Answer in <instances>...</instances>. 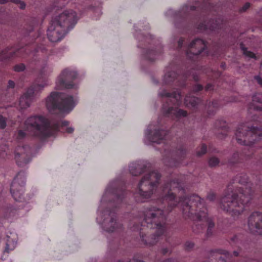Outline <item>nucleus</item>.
<instances>
[{
	"label": "nucleus",
	"mask_w": 262,
	"mask_h": 262,
	"mask_svg": "<svg viewBox=\"0 0 262 262\" xmlns=\"http://www.w3.org/2000/svg\"><path fill=\"white\" fill-rule=\"evenodd\" d=\"M186 182V178L184 176H181L178 180H173L170 182V190L168 189V186L164 188V199L168 202L167 209L165 211L156 207L150 208L145 210L144 220L147 224L151 225V228L153 229L160 231L161 233H166L165 226L166 214L171 212L179 203L182 202L183 206V204L187 202L186 197L180 198L179 202L175 200V195L171 191V189L178 188L183 192L184 189L183 186Z\"/></svg>",
	"instance_id": "obj_1"
},
{
	"label": "nucleus",
	"mask_w": 262,
	"mask_h": 262,
	"mask_svg": "<svg viewBox=\"0 0 262 262\" xmlns=\"http://www.w3.org/2000/svg\"><path fill=\"white\" fill-rule=\"evenodd\" d=\"M251 186L250 183H246L237 187L234 192L225 194L221 199L220 208L233 216L241 214L251 199L253 193Z\"/></svg>",
	"instance_id": "obj_2"
},
{
	"label": "nucleus",
	"mask_w": 262,
	"mask_h": 262,
	"mask_svg": "<svg viewBox=\"0 0 262 262\" xmlns=\"http://www.w3.org/2000/svg\"><path fill=\"white\" fill-rule=\"evenodd\" d=\"M78 20L77 15L73 10H67L55 16L51 21L47 31V37L52 42L61 40L72 29Z\"/></svg>",
	"instance_id": "obj_3"
},
{
	"label": "nucleus",
	"mask_w": 262,
	"mask_h": 262,
	"mask_svg": "<svg viewBox=\"0 0 262 262\" xmlns=\"http://www.w3.org/2000/svg\"><path fill=\"white\" fill-rule=\"evenodd\" d=\"M25 130L32 136L46 137L53 134L59 126V123L51 124L49 120L42 116L28 118L25 121Z\"/></svg>",
	"instance_id": "obj_4"
},
{
	"label": "nucleus",
	"mask_w": 262,
	"mask_h": 262,
	"mask_svg": "<svg viewBox=\"0 0 262 262\" xmlns=\"http://www.w3.org/2000/svg\"><path fill=\"white\" fill-rule=\"evenodd\" d=\"M235 136L239 144L250 146L262 136V127L250 126L246 124L240 125L236 130Z\"/></svg>",
	"instance_id": "obj_5"
},
{
	"label": "nucleus",
	"mask_w": 262,
	"mask_h": 262,
	"mask_svg": "<svg viewBox=\"0 0 262 262\" xmlns=\"http://www.w3.org/2000/svg\"><path fill=\"white\" fill-rule=\"evenodd\" d=\"M74 105L72 96L60 93L52 92L46 100V105L50 112L56 109L69 111L73 107Z\"/></svg>",
	"instance_id": "obj_6"
},
{
	"label": "nucleus",
	"mask_w": 262,
	"mask_h": 262,
	"mask_svg": "<svg viewBox=\"0 0 262 262\" xmlns=\"http://www.w3.org/2000/svg\"><path fill=\"white\" fill-rule=\"evenodd\" d=\"M202 205L201 199L200 196L196 195L191 196L189 203L186 202V203L183 204V213L188 217L191 216L193 214H195L199 220H205L207 222L208 228L212 229L214 228V224L211 220L207 217V213L206 211V209H204L203 210L196 212V210H194L193 212V207L198 208Z\"/></svg>",
	"instance_id": "obj_7"
},
{
	"label": "nucleus",
	"mask_w": 262,
	"mask_h": 262,
	"mask_svg": "<svg viewBox=\"0 0 262 262\" xmlns=\"http://www.w3.org/2000/svg\"><path fill=\"white\" fill-rule=\"evenodd\" d=\"M160 177L157 171H152L145 175L139 184V194L145 199L150 198Z\"/></svg>",
	"instance_id": "obj_8"
},
{
	"label": "nucleus",
	"mask_w": 262,
	"mask_h": 262,
	"mask_svg": "<svg viewBox=\"0 0 262 262\" xmlns=\"http://www.w3.org/2000/svg\"><path fill=\"white\" fill-rule=\"evenodd\" d=\"M165 234L166 233H161L160 231L147 227L143 228L140 233L142 241L147 246L156 244L160 237Z\"/></svg>",
	"instance_id": "obj_9"
},
{
	"label": "nucleus",
	"mask_w": 262,
	"mask_h": 262,
	"mask_svg": "<svg viewBox=\"0 0 262 262\" xmlns=\"http://www.w3.org/2000/svg\"><path fill=\"white\" fill-rule=\"evenodd\" d=\"M77 77L76 72L65 69L60 74L58 78V83L60 89H70L74 84L72 81Z\"/></svg>",
	"instance_id": "obj_10"
},
{
	"label": "nucleus",
	"mask_w": 262,
	"mask_h": 262,
	"mask_svg": "<svg viewBox=\"0 0 262 262\" xmlns=\"http://www.w3.org/2000/svg\"><path fill=\"white\" fill-rule=\"evenodd\" d=\"M248 225L251 232L262 233V213H252L248 218Z\"/></svg>",
	"instance_id": "obj_11"
},
{
	"label": "nucleus",
	"mask_w": 262,
	"mask_h": 262,
	"mask_svg": "<svg viewBox=\"0 0 262 262\" xmlns=\"http://www.w3.org/2000/svg\"><path fill=\"white\" fill-rule=\"evenodd\" d=\"M32 150L27 146H24L20 149V152L15 155V159L17 164L23 166L27 164L31 159Z\"/></svg>",
	"instance_id": "obj_12"
},
{
	"label": "nucleus",
	"mask_w": 262,
	"mask_h": 262,
	"mask_svg": "<svg viewBox=\"0 0 262 262\" xmlns=\"http://www.w3.org/2000/svg\"><path fill=\"white\" fill-rule=\"evenodd\" d=\"M21 179L20 173H18L12 183L11 191L14 199L17 201L22 202L24 201L25 198L23 193V188L20 190H17V186L19 180Z\"/></svg>",
	"instance_id": "obj_13"
},
{
	"label": "nucleus",
	"mask_w": 262,
	"mask_h": 262,
	"mask_svg": "<svg viewBox=\"0 0 262 262\" xmlns=\"http://www.w3.org/2000/svg\"><path fill=\"white\" fill-rule=\"evenodd\" d=\"M205 47L206 45L203 40L196 39L190 43L189 51L187 52V54L190 57L191 56L189 55V52L195 55H199L205 49Z\"/></svg>",
	"instance_id": "obj_14"
},
{
	"label": "nucleus",
	"mask_w": 262,
	"mask_h": 262,
	"mask_svg": "<svg viewBox=\"0 0 262 262\" xmlns=\"http://www.w3.org/2000/svg\"><path fill=\"white\" fill-rule=\"evenodd\" d=\"M33 90L29 89L20 98L19 106L21 109L29 107L33 99Z\"/></svg>",
	"instance_id": "obj_15"
},
{
	"label": "nucleus",
	"mask_w": 262,
	"mask_h": 262,
	"mask_svg": "<svg viewBox=\"0 0 262 262\" xmlns=\"http://www.w3.org/2000/svg\"><path fill=\"white\" fill-rule=\"evenodd\" d=\"M262 111V94H257L253 96L252 103L250 104L249 110Z\"/></svg>",
	"instance_id": "obj_16"
},
{
	"label": "nucleus",
	"mask_w": 262,
	"mask_h": 262,
	"mask_svg": "<svg viewBox=\"0 0 262 262\" xmlns=\"http://www.w3.org/2000/svg\"><path fill=\"white\" fill-rule=\"evenodd\" d=\"M167 113L173 115L177 118L186 117L187 115V113L186 111L181 109H179L178 108H169L167 111Z\"/></svg>",
	"instance_id": "obj_17"
},
{
	"label": "nucleus",
	"mask_w": 262,
	"mask_h": 262,
	"mask_svg": "<svg viewBox=\"0 0 262 262\" xmlns=\"http://www.w3.org/2000/svg\"><path fill=\"white\" fill-rule=\"evenodd\" d=\"M121 225H118L116 222V220L115 217H112L110 223L106 226V230L108 232H113L117 228L120 227Z\"/></svg>",
	"instance_id": "obj_18"
},
{
	"label": "nucleus",
	"mask_w": 262,
	"mask_h": 262,
	"mask_svg": "<svg viewBox=\"0 0 262 262\" xmlns=\"http://www.w3.org/2000/svg\"><path fill=\"white\" fill-rule=\"evenodd\" d=\"M185 101L187 105L190 104L192 106H195L199 102L200 100L195 97L186 96Z\"/></svg>",
	"instance_id": "obj_19"
},
{
	"label": "nucleus",
	"mask_w": 262,
	"mask_h": 262,
	"mask_svg": "<svg viewBox=\"0 0 262 262\" xmlns=\"http://www.w3.org/2000/svg\"><path fill=\"white\" fill-rule=\"evenodd\" d=\"M241 46L242 50L243 52V54L246 56L250 57V58H254V59L256 58L255 54L253 52H252L250 51H248L247 49L246 48L243 47V44H241Z\"/></svg>",
	"instance_id": "obj_20"
},
{
	"label": "nucleus",
	"mask_w": 262,
	"mask_h": 262,
	"mask_svg": "<svg viewBox=\"0 0 262 262\" xmlns=\"http://www.w3.org/2000/svg\"><path fill=\"white\" fill-rule=\"evenodd\" d=\"M129 170L132 174L135 176L139 175L142 172V171L139 170V167L138 166H130Z\"/></svg>",
	"instance_id": "obj_21"
},
{
	"label": "nucleus",
	"mask_w": 262,
	"mask_h": 262,
	"mask_svg": "<svg viewBox=\"0 0 262 262\" xmlns=\"http://www.w3.org/2000/svg\"><path fill=\"white\" fill-rule=\"evenodd\" d=\"M219 162L220 161L217 158L212 157L209 159L208 164L210 166L214 167L219 164Z\"/></svg>",
	"instance_id": "obj_22"
},
{
	"label": "nucleus",
	"mask_w": 262,
	"mask_h": 262,
	"mask_svg": "<svg viewBox=\"0 0 262 262\" xmlns=\"http://www.w3.org/2000/svg\"><path fill=\"white\" fill-rule=\"evenodd\" d=\"M206 146L204 144L202 145L200 149H198L196 151V154L198 156H201L205 154L206 152Z\"/></svg>",
	"instance_id": "obj_23"
},
{
	"label": "nucleus",
	"mask_w": 262,
	"mask_h": 262,
	"mask_svg": "<svg viewBox=\"0 0 262 262\" xmlns=\"http://www.w3.org/2000/svg\"><path fill=\"white\" fill-rule=\"evenodd\" d=\"M165 135V132L164 130L158 131V132L156 133L154 135V139L157 138L162 140L163 139L164 136Z\"/></svg>",
	"instance_id": "obj_24"
},
{
	"label": "nucleus",
	"mask_w": 262,
	"mask_h": 262,
	"mask_svg": "<svg viewBox=\"0 0 262 262\" xmlns=\"http://www.w3.org/2000/svg\"><path fill=\"white\" fill-rule=\"evenodd\" d=\"M25 69V66L23 64L20 63L19 64L16 65L14 67V71L16 72H21L24 71Z\"/></svg>",
	"instance_id": "obj_25"
},
{
	"label": "nucleus",
	"mask_w": 262,
	"mask_h": 262,
	"mask_svg": "<svg viewBox=\"0 0 262 262\" xmlns=\"http://www.w3.org/2000/svg\"><path fill=\"white\" fill-rule=\"evenodd\" d=\"M6 126V121L5 118L0 116V128L4 129Z\"/></svg>",
	"instance_id": "obj_26"
},
{
	"label": "nucleus",
	"mask_w": 262,
	"mask_h": 262,
	"mask_svg": "<svg viewBox=\"0 0 262 262\" xmlns=\"http://www.w3.org/2000/svg\"><path fill=\"white\" fill-rule=\"evenodd\" d=\"M194 243L191 242H187L185 243V246L187 250H190L194 247Z\"/></svg>",
	"instance_id": "obj_27"
},
{
	"label": "nucleus",
	"mask_w": 262,
	"mask_h": 262,
	"mask_svg": "<svg viewBox=\"0 0 262 262\" xmlns=\"http://www.w3.org/2000/svg\"><path fill=\"white\" fill-rule=\"evenodd\" d=\"M215 199V194L213 192L209 193L207 196V199L210 201H212Z\"/></svg>",
	"instance_id": "obj_28"
},
{
	"label": "nucleus",
	"mask_w": 262,
	"mask_h": 262,
	"mask_svg": "<svg viewBox=\"0 0 262 262\" xmlns=\"http://www.w3.org/2000/svg\"><path fill=\"white\" fill-rule=\"evenodd\" d=\"M164 95L166 97H172L176 98L177 99H178V97H180L179 95H177L176 93L170 94V93H165Z\"/></svg>",
	"instance_id": "obj_29"
},
{
	"label": "nucleus",
	"mask_w": 262,
	"mask_h": 262,
	"mask_svg": "<svg viewBox=\"0 0 262 262\" xmlns=\"http://www.w3.org/2000/svg\"><path fill=\"white\" fill-rule=\"evenodd\" d=\"M26 133L24 131L20 130L18 131V138H19V139L23 138L26 136Z\"/></svg>",
	"instance_id": "obj_30"
},
{
	"label": "nucleus",
	"mask_w": 262,
	"mask_h": 262,
	"mask_svg": "<svg viewBox=\"0 0 262 262\" xmlns=\"http://www.w3.org/2000/svg\"><path fill=\"white\" fill-rule=\"evenodd\" d=\"M250 7V4L249 3H246L242 8V11H246Z\"/></svg>",
	"instance_id": "obj_31"
},
{
	"label": "nucleus",
	"mask_w": 262,
	"mask_h": 262,
	"mask_svg": "<svg viewBox=\"0 0 262 262\" xmlns=\"http://www.w3.org/2000/svg\"><path fill=\"white\" fill-rule=\"evenodd\" d=\"M255 79L257 81V83L259 85L262 86V78L258 76H255Z\"/></svg>",
	"instance_id": "obj_32"
},
{
	"label": "nucleus",
	"mask_w": 262,
	"mask_h": 262,
	"mask_svg": "<svg viewBox=\"0 0 262 262\" xmlns=\"http://www.w3.org/2000/svg\"><path fill=\"white\" fill-rule=\"evenodd\" d=\"M203 89V87L201 85L198 84L195 86L193 89V91L195 92H198Z\"/></svg>",
	"instance_id": "obj_33"
},
{
	"label": "nucleus",
	"mask_w": 262,
	"mask_h": 262,
	"mask_svg": "<svg viewBox=\"0 0 262 262\" xmlns=\"http://www.w3.org/2000/svg\"><path fill=\"white\" fill-rule=\"evenodd\" d=\"M238 157H239V155H238V153H234L233 155V158L234 159V160L233 161H231V162H235L237 161V160L238 159Z\"/></svg>",
	"instance_id": "obj_34"
},
{
	"label": "nucleus",
	"mask_w": 262,
	"mask_h": 262,
	"mask_svg": "<svg viewBox=\"0 0 262 262\" xmlns=\"http://www.w3.org/2000/svg\"><path fill=\"white\" fill-rule=\"evenodd\" d=\"M178 153L179 155H180L181 157H183L184 156V155H186V151L185 150L182 149V150H179Z\"/></svg>",
	"instance_id": "obj_35"
},
{
	"label": "nucleus",
	"mask_w": 262,
	"mask_h": 262,
	"mask_svg": "<svg viewBox=\"0 0 262 262\" xmlns=\"http://www.w3.org/2000/svg\"><path fill=\"white\" fill-rule=\"evenodd\" d=\"M161 253L163 255H165L168 253H170V251L167 248H163L161 250Z\"/></svg>",
	"instance_id": "obj_36"
},
{
	"label": "nucleus",
	"mask_w": 262,
	"mask_h": 262,
	"mask_svg": "<svg viewBox=\"0 0 262 262\" xmlns=\"http://www.w3.org/2000/svg\"><path fill=\"white\" fill-rule=\"evenodd\" d=\"M212 233H213V229H210V228H207V235L208 236H210L211 235H212Z\"/></svg>",
	"instance_id": "obj_37"
},
{
	"label": "nucleus",
	"mask_w": 262,
	"mask_h": 262,
	"mask_svg": "<svg viewBox=\"0 0 262 262\" xmlns=\"http://www.w3.org/2000/svg\"><path fill=\"white\" fill-rule=\"evenodd\" d=\"M14 86L15 83L12 80H9L8 82V87L10 88H13Z\"/></svg>",
	"instance_id": "obj_38"
},
{
	"label": "nucleus",
	"mask_w": 262,
	"mask_h": 262,
	"mask_svg": "<svg viewBox=\"0 0 262 262\" xmlns=\"http://www.w3.org/2000/svg\"><path fill=\"white\" fill-rule=\"evenodd\" d=\"M162 262H178L176 259L171 258L164 260Z\"/></svg>",
	"instance_id": "obj_39"
},
{
	"label": "nucleus",
	"mask_w": 262,
	"mask_h": 262,
	"mask_svg": "<svg viewBox=\"0 0 262 262\" xmlns=\"http://www.w3.org/2000/svg\"><path fill=\"white\" fill-rule=\"evenodd\" d=\"M183 39L182 38H180L178 41V46L179 48H181L182 46L183 43Z\"/></svg>",
	"instance_id": "obj_40"
},
{
	"label": "nucleus",
	"mask_w": 262,
	"mask_h": 262,
	"mask_svg": "<svg viewBox=\"0 0 262 262\" xmlns=\"http://www.w3.org/2000/svg\"><path fill=\"white\" fill-rule=\"evenodd\" d=\"M212 85H211V84H207V85L206 86V87H205V90H206V91L209 90H210V89L212 88Z\"/></svg>",
	"instance_id": "obj_41"
},
{
	"label": "nucleus",
	"mask_w": 262,
	"mask_h": 262,
	"mask_svg": "<svg viewBox=\"0 0 262 262\" xmlns=\"http://www.w3.org/2000/svg\"><path fill=\"white\" fill-rule=\"evenodd\" d=\"M74 129L72 127H68L67 129V132L68 133H72L73 132Z\"/></svg>",
	"instance_id": "obj_42"
},
{
	"label": "nucleus",
	"mask_w": 262,
	"mask_h": 262,
	"mask_svg": "<svg viewBox=\"0 0 262 262\" xmlns=\"http://www.w3.org/2000/svg\"><path fill=\"white\" fill-rule=\"evenodd\" d=\"M69 124L68 122L67 121H63L61 123V125L62 126H67Z\"/></svg>",
	"instance_id": "obj_43"
},
{
	"label": "nucleus",
	"mask_w": 262,
	"mask_h": 262,
	"mask_svg": "<svg viewBox=\"0 0 262 262\" xmlns=\"http://www.w3.org/2000/svg\"><path fill=\"white\" fill-rule=\"evenodd\" d=\"M131 262H144V261H140V260H136V259H133V260H132V261H131Z\"/></svg>",
	"instance_id": "obj_44"
},
{
	"label": "nucleus",
	"mask_w": 262,
	"mask_h": 262,
	"mask_svg": "<svg viewBox=\"0 0 262 262\" xmlns=\"http://www.w3.org/2000/svg\"><path fill=\"white\" fill-rule=\"evenodd\" d=\"M7 2V1L6 0H1L0 1V3L1 4H5Z\"/></svg>",
	"instance_id": "obj_45"
},
{
	"label": "nucleus",
	"mask_w": 262,
	"mask_h": 262,
	"mask_svg": "<svg viewBox=\"0 0 262 262\" xmlns=\"http://www.w3.org/2000/svg\"><path fill=\"white\" fill-rule=\"evenodd\" d=\"M219 259H220V262H224V261H223V260H224V259H223V258H222V256H220V257H219ZM225 262H226V261H225Z\"/></svg>",
	"instance_id": "obj_46"
},
{
	"label": "nucleus",
	"mask_w": 262,
	"mask_h": 262,
	"mask_svg": "<svg viewBox=\"0 0 262 262\" xmlns=\"http://www.w3.org/2000/svg\"><path fill=\"white\" fill-rule=\"evenodd\" d=\"M234 254L235 256H237L238 255V253L237 252H234Z\"/></svg>",
	"instance_id": "obj_47"
},
{
	"label": "nucleus",
	"mask_w": 262,
	"mask_h": 262,
	"mask_svg": "<svg viewBox=\"0 0 262 262\" xmlns=\"http://www.w3.org/2000/svg\"><path fill=\"white\" fill-rule=\"evenodd\" d=\"M224 254H225V255H228V256H229V254L228 253V252H226H226L224 253Z\"/></svg>",
	"instance_id": "obj_48"
},
{
	"label": "nucleus",
	"mask_w": 262,
	"mask_h": 262,
	"mask_svg": "<svg viewBox=\"0 0 262 262\" xmlns=\"http://www.w3.org/2000/svg\"><path fill=\"white\" fill-rule=\"evenodd\" d=\"M6 250L8 252H9V248L8 246L7 245Z\"/></svg>",
	"instance_id": "obj_49"
},
{
	"label": "nucleus",
	"mask_w": 262,
	"mask_h": 262,
	"mask_svg": "<svg viewBox=\"0 0 262 262\" xmlns=\"http://www.w3.org/2000/svg\"><path fill=\"white\" fill-rule=\"evenodd\" d=\"M117 262H123V261H121V260H119V261H118Z\"/></svg>",
	"instance_id": "obj_50"
}]
</instances>
